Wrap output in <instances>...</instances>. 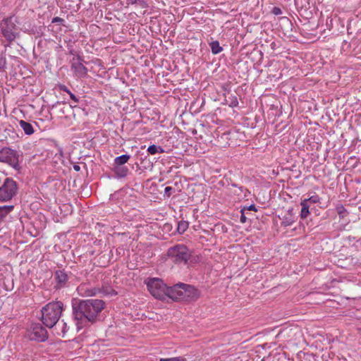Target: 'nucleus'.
Listing matches in <instances>:
<instances>
[{"label": "nucleus", "mask_w": 361, "mask_h": 361, "mask_svg": "<svg viewBox=\"0 0 361 361\" xmlns=\"http://www.w3.org/2000/svg\"><path fill=\"white\" fill-rule=\"evenodd\" d=\"M183 283H177L173 286L168 287L166 291V298H169L173 300H183Z\"/></svg>", "instance_id": "nucleus-9"}, {"label": "nucleus", "mask_w": 361, "mask_h": 361, "mask_svg": "<svg viewBox=\"0 0 361 361\" xmlns=\"http://www.w3.org/2000/svg\"><path fill=\"white\" fill-rule=\"evenodd\" d=\"M147 152L150 154H156L157 153H163L164 152V149L161 146H157L155 145H152L148 147Z\"/></svg>", "instance_id": "nucleus-20"}, {"label": "nucleus", "mask_w": 361, "mask_h": 361, "mask_svg": "<svg viewBox=\"0 0 361 361\" xmlns=\"http://www.w3.org/2000/svg\"><path fill=\"white\" fill-rule=\"evenodd\" d=\"M55 279L59 288L64 287L68 280V274L62 270L55 272Z\"/></svg>", "instance_id": "nucleus-13"}, {"label": "nucleus", "mask_w": 361, "mask_h": 361, "mask_svg": "<svg viewBox=\"0 0 361 361\" xmlns=\"http://www.w3.org/2000/svg\"><path fill=\"white\" fill-rule=\"evenodd\" d=\"M70 54L73 56V57H76L78 55L74 50H71Z\"/></svg>", "instance_id": "nucleus-34"}, {"label": "nucleus", "mask_w": 361, "mask_h": 361, "mask_svg": "<svg viewBox=\"0 0 361 361\" xmlns=\"http://www.w3.org/2000/svg\"><path fill=\"white\" fill-rule=\"evenodd\" d=\"M13 209V205L0 206V220L6 217Z\"/></svg>", "instance_id": "nucleus-18"}, {"label": "nucleus", "mask_w": 361, "mask_h": 361, "mask_svg": "<svg viewBox=\"0 0 361 361\" xmlns=\"http://www.w3.org/2000/svg\"><path fill=\"white\" fill-rule=\"evenodd\" d=\"M78 293L83 297H90L96 295L99 290L95 288H90L85 284L80 285L78 288Z\"/></svg>", "instance_id": "nucleus-12"}, {"label": "nucleus", "mask_w": 361, "mask_h": 361, "mask_svg": "<svg viewBox=\"0 0 361 361\" xmlns=\"http://www.w3.org/2000/svg\"><path fill=\"white\" fill-rule=\"evenodd\" d=\"M62 322V329H61V334L63 336H64V334L66 333L67 330H68V328H67V325L65 322H63V321L61 322ZM58 334H61V333H57Z\"/></svg>", "instance_id": "nucleus-30"}, {"label": "nucleus", "mask_w": 361, "mask_h": 361, "mask_svg": "<svg viewBox=\"0 0 361 361\" xmlns=\"http://www.w3.org/2000/svg\"><path fill=\"white\" fill-rule=\"evenodd\" d=\"M129 154H122L114 159V166H123L130 159Z\"/></svg>", "instance_id": "nucleus-17"}, {"label": "nucleus", "mask_w": 361, "mask_h": 361, "mask_svg": "<svg viewBox=\"0 0 361 361\" xmlns=\"http://www.w3.org/2000/svg\"><path fill=\"white\" fill-rule=\"evenodd\" d=\"M303 200H307V203L311 205L312 204L319 203L321 198L318 195H314L308 198L304 199Z\"/></svg>", "instance_id": "nucleus-22"}, {"label": "nucleus", "mask_w": 361, "mask_h": 361, "mask_svg": "<svg viewBox=\"0 0 361 361\" xmlns=\"http://www.w3.org/2000/svg\"><path fill=\"white\" fill-rule=\"evenodd\" d=\"M147 286L153 297L161 300H166L167 286L161 279L158 278L150 279L147 282Z\"/></svg>", "instance_id": "nucleus-4"}, {"label": "nucleus", "mask_w": 361, "mask_h": 361, "mask_svg": "<svg viewBox=\"0 0 361 361\" xmlns=\"http://www.w3.org/2000/svg\"><path fill=\"white\" fill-rule=\"evenodd\" d=\"M245 209L247 210H252V211H257V209L255 207V204H250L249 207H245Z\"/></svg>", "instance_id": "nucleus-32"}, {"label": "nucleus", "mask_w": 361, "mask_h": 361, "mask_svg": "<svg viewBox=\"0 0 361 361\" xmlns=\"http://www.w3.org/2000/svg\"><path fill=\"white\" fill-rule=\"evenodd\" d=\"M128 4H134L137 2V0H127Z\"/></svg>", "instance_id": "nucleus-35"}, {"label": "nucleus", "mask_w": 361, "mask_h": 361, "mask_svg": "<svg viewBox=\"0 0 361 361\" xmlns=\"http://www.w3.org/2000/svg\"><path fill=\"white\" fill-rule=\"evenodd\" d=\"M171 190H172V188H171V187L167 186V187H166V188H165V189H164V192H165V193H166V194H168V195H170V193H169V192H170V191H171Z\"/></svg>", "instance_id": "nucleus-33"}, {"label": "nucleus", "mask_w": 361, "mask_h": 361, "mask_svg": "<svg viewBox=\"0 0 361 361\" xmlns=\"http://www.w3.org/2000/svg\"><path fill=\"white\" fill-rule=\"evenodd\" d=\"M341 212H342V209H340V210L338 211V213H341Z\"/></svg>", "instance_id": "nucleus-39"}, {"label": "nucleus", "mask_w": 361, "mask_h": 361, "mask_svg": "<svg viewBox=\"0 0 361 361\" xmlns=\"http://www.w3.org/2000/svg\"><path fill=\"white\" fill-rule=\"evenodd\" d=\"M168 257L175 264H188L191 258V252L183 244H177L167 250Z\"/></svg>", "instance_id": "nucleus-3"}, {"label": "nucleus", "mask_w": 361, "mask_h": 361, "mask_svg": "<svg viewBox=\"0 0 361 361\" xmlns=\"http://www.w3.org/2000/svg\"><path fill=\"white\" fill-rule=\"evenodd\" d=\"M114 171L116 177L124 178L127 176L129 169L125 166H114Z\"/></svg>", "instance_id": "nucleus-14"}, {"label": "nucleus", "mask_w": 361, "mask_h": 361, "mask_svg": "<svg viewBox=\"0 0 361 361\" xmlns=\"http://www.w3.org/2000/svg\"><path fill=\"white\" fill-rule=\"evenodd\" d=\"M83 59L79 55H77L76 57H73L71 60V70L73 71L77 77L83 78L87 73V69L83 65Z\"/></svg>", "instance_id": "nucleus-8"}, {"label": "nucleus", "mask_w": 361, "mask_h": 361, "mask_svg": "<svg viewBox=\"0 0 361 361\" xmlns=\"http://www.w3.org/2000/svg\"><path fill=\"white\" fill-rule=\"evenodd\" d=\"M272 13L276 15V16H279V15H281L282 13V11H281V9L280 8L275 6L272 9Z\"/></svg>", "instance_id": "nucleus-29"}, {"label": "nucleus", "mask_w": 361, "mask_h": 361, "mask_svg": "<svg viewBox=\"0 0 361 361\" xmlns=\"http://www.w3.org/2000/svg\"><path fill=\"white\" fill-rule=\"evenodd\" d=\"M188 227V224L186 221H180L178 224V231L180 233H183L187 230Z\"/></svg>", "instance_id": "nucleus-23"}, {"label": "nucleus", "mask_w": 361, "mask_h": 361, "mask_svg": "<svg viewBox=\"0 0 361 361\" xmlns=\"http://www.w3.org/2000/svg\"><path fill=\"white\" fill-rule=\"evenodd\" d=\"M6 61L4 57H0V69H4L6 67Z\"/></svg>", "instance_id": "nucleus-31"}, {"label": "nucleus", "mask_w": 361, "mask_h": 361, "mask_svg": "<svg viewBox=\"0 0 361 361\" xmlns=\"http://www.w3.org/2000/svg\"><path fill=\"white\" fill-rule=\"evenodd\" d=\"M30 340L44 342L48 338L47 330L40 324H32L27 331Z\"/></svg>", "instance_id": "nucleus-7"}, {"label": "nucleus", "mask_w": 361, "mask_h": 361, "mask_svg": "<svg viewBox=\"0 0 361 361\" xmlns=\"http://www.w3.org/2000/svg\"><path fill=\"white\" fill-rule=\"evenodd\" d=\"M209 47L212 54H219L223 50V48L220 46V44L218 41H213L209 43Z\"/></svg>", "instance_id": "nucleus-19"}, {"label": "nucleus", "mask_w": 361, "mask_h": 361, "mask_svg": "<svg viewBox=\"0 0 361 361\" xmlns=\"http://www.w3.org/2000/svg\"><path fill=\"white\" fill-rule=\"evenodd\" d=\"M300 205L302 207L301 212H300V217L302 219H305L307 216L310 214V204L307 203V200H302L300 202Z\"/></svg>", "instance_id": "nucleus-16"}, {"label": "nucleus", "mask_w": 361, "mask_h": 361, "mask_svg": "<svg viewBox=\"0 0 361 361\" xmlns=\"http://www.w3.org/2000/svg\"><path fill=\"white\" fill-rule=\"evenodd\" d=\"M18 153L9 147L0 149V162H4L15 169L19 168Z\"/></svg>", "instance_id": "nucleus-6"}, {"label": "nucleus", "mask_w": 361, "mask_h": 361, "mask_svg": "<svg viewBox=\"0 0 361 361\" xmlns=\"http://www.w3.org/2000/svg\"><path fill=\"white\" fill-rule=\"evenodd\" d=\"M63 305L61 301L51 302L42 309V322L48 328L54 327L61 316Z\"/></svg>", "instance_id": "nucleus-2"}, {"label": "nucleus", "mask_w": 361, "mask_h": 361, "mask_svg": "<svg viewBox=\"0 0 361 361\" xmlns=\"http://www.w3.org/2000/svg\"><path fill=\"white\" fill-rule=\"evenodd\" d=\"M245 207H244L243 209H242L240 210L241 215H240V222H241V223H243V224L245 223V222H246V221H247V218H246V216H245V213H244V212H245Z\"/></svg>", "instance_id": "nucleus-27"}, {"label": "nucleus", "mask_w": 361, "mask_h": 361, "mask_svg": "<svg viewBox=\"0 0 361 361\" xmlns=\"http://www.w3.org/2000/svg\"><path fill=\"white\" fill-rule=\"evenodd\" d=\"M73 168H74V169H75V171H77L80 170V166H79L75 165V166H73Z\"/></svg>", "instance_id": "nucleus-36"}, {"label": "nucleus", "mask_w": 361, "mask_h": 361, "mask_svg": "<svg viewBox=\"0 0 361 361\" xmlns=\"http://www.w3.org/2000/svg\"><path fill=\"white\" fill-rule=\"evenodd\" d=\"M64 90L68 93L70 95L71 99L75 103L78 102V99L76 97V96L73 94L70 90H68L67 88H65Z\"/></svg>", "instance_id": "nucleus-26"}, {"label": "nucleus", "mask_w": 361, "mask_h": 361, "mask_svg": "<svg viewBox=\"0 0 361 361\" xmlns=\"http://www.w3.org/2000/svg\"><path fill=\"white\" fill-rule=\"evenodd\" d=\"M196 257H197V259H194L192 260H190V262H192V261L197 262L199 260V257L197 256Z\"/></svg>", "instance_id": "nucleus-38"}, {"label": "nucleus", "mask_w": 361, "mask_h": 361, "mask_svg": "<svg viewBox=\"0 0 361 361\" xmlns=\"http://www.w3.org/2000/svg\"><path fill=\"white\" fill-rule=\"evenodd\" d=\"M19 126L26 135H30L34 133L33 127L30 123L20 120L19 121Z\"/></svg>", "instance_id": "nucleus-15"}, {"label": "nucleus", "mask_w": 361, "mask_h": 361, "mask_svg": "<svg viewBox=\"0 0 361 361\" xmlns=\"http://www.w3.org/2000/svg\"><path fill=\"white\" fill-rule=\"evenodd\" d=\"M183 300H195L200 297L199 290L194 286L183 283Z\"/></svg>", "instance_id": "nucleus-10"}, {"label": "nucleus", "mask_w": 361, "mask_h": 361, "mask_svg": "<svg viewBox=\"0 0 361 361\" xmlns=\"http://www.w3.org/2000/svg\"><path fill=\"white\" fill-rule=\"evenodd\" d=\"M292 331H293V329L284 328L283 329H282L279 331L277 336L278 337H285L286 335L290 334Z\"/></svg>", "instance_id": "nucleus-24"}, {"label": "nucleus", "mask_w": 361, "mask_h": 361, "mask_svg": "<svg viewBox=\"0 0 361 361\" xmlns=\"http://www.w3.org/2000/svg\"><path fill=\"white\" fill-rule=\"evenodd\" d=\"M64 22H65V20L63 18H60V17H54L51 20V23H52L63 24Z\"/></svg>", "instance_id": "nucleus-28"}, {"label": "nucleus", "mask_w": 361, "mask_h": 361, "mask_svg": "<svg viewBox=\"0 0 361 361\" xmlns=\"http://www.w3.org/2000/svg\"><path fill=\"white\" fill-rule=\"evenodd\" d=\"M18 192V185L12 178H6L0 186V201L8 202L11 200Z\"/></svg>", "instance_id": "nucleus-5"}, {"label": "nucleus", "mask_w": 361, "mask_h": 361, "mask_svg": "<svg viewBox=\"0 0 361 361\" xmlns=\"http://www.w3.org/2000/svg\"><path fill=\"white\" fill-rule=\"evenodd\" d=\"M14 29L15 25L11 22V19H6L2 26V33L9 42L13 41L16 37Z\"/></svg>", "instance_id": "nucleus-11"}, {"label": "nucleus", "mask_w": 361, "mask_h": 361, "mask_svg": "<svg viewBox=\"0 0 361 361\" xmlns=\"http://www.w3.org/2000/svg\"><path fill=\"white\" fill-rule=\"evenodd\" d=\"M105 303L102 300H82L73 306V316L78 330L87 327L99 320Z\"/></svg>", "instance_id": "nucleus-1"}, {"label": "nucleus", "mask_w": 361, "mask_h": 361, "mask_svg": "<svg viewBox=\"0 0 361 361\" xmlns=\"http://www.w3.org/2000/svg\"><path fill=\"white\" fill-rule=\"evenodd\" d=\"M226 102L228 104V106L231 107H235L238 105V98L234 94H231L226 99Z\"/></svg>", "instance_id": "nucleus-21"}, {"label": "nucleus", "mask_w": 361, "mask_h": 361, "mask_svg": "<svg viewBox=\"0 0 361 361\" xmlns=\"http://www.w3.org/2000/svg\"><path fill=\"white\" fill-rule=\"evenodd\" d=\"M159 361H186V359L182 357H175L171 358H160Z\"/></svg>", "instance_id": "nucleus-25"}, {"label": "nucleus", "mask_w": 361, "mask_h": 361, "mask_svg": "<svg viewBox=\"0 0 361 361\" xmlns=\"http://www.w3.org/2000/svg\"><path fill=\"white\" fill-rule=\"evenodd\" d=\"M292 223H293V221H286V226H290L292 224Z\"/></svg>", "instance_id": "nucleus-37"}]
</instances>
